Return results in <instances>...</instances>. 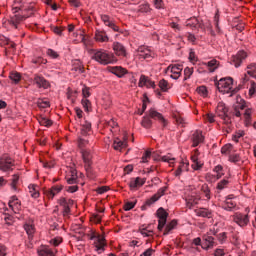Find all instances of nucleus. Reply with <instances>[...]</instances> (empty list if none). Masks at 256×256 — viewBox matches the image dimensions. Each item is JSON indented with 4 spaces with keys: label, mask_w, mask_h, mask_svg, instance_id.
I'll return each instance as SVG.
<instances>
[{
    "label": "nucleus",
    "mask_w": 256,
    "mask_h": 256,
    "mask_svg": "<svg viewBox=\"0 0 256 256\" xmlns=\"http://www.w3.org/2000/svg\"><path fill=\"white\" fill-rule=\"evenodd\" d=\"M92 59L100 65H111V63H115L116 61L115 55L105 49L95 50Z\"/></svg>",
    "instance_id": "1"
},
{
    "label": "nucleus",
    "mask_w": 256,
    "mask_h": 256,
    "mask_svg": "<svg viewBox=\"0 0 256 256\" xmlns=\"http://www.w3.org/2000/svg\"><path fill=\"white\" fill-rule=\"evenodd\" d=\"M216 86L220 93H235V88H233V78L231 77L221 78L216 83Z\"/></svg>",
    "instance_id": "2"
},
{
    "label": "nucleus",
    "mask_w": 256,
    "mask_h": 256,
    "mask_svg": "<svg viewBox=\"0 0 256 256\" xmlns=\"http://www.w3.org/2000/svg\"><path fill=\"white\" fill-rule=\"evenodd\" d=\"M13 167H15V160L8 154L2 155L0 158V171L7 173V171H13Z\"/></svg>",
    "instance_id": "3"
},
{
    "label": "nucleus",
    "mask_w": 256,
    "mask_h": 256,
    "mask_svg": "<svg viewBox=\"0 0 256 256\" xmlns=\"http://www.w3.org/2000/svg\"><path fill=\"white\" fill-rule=\"evenodd\" d=\"M227 113H229V109L225 106V103L219 102L216 107V115L223 120L225 125H229V123H231V118Z\"/></svg>",
    "instance_id": "4"
},
{
    "label": "nucleus",
    "mask_w": 256,
    "mask_h": 256,
    "mask_svg": "<svg viewBox=\"0 0 256 256\" xmlns=\"http://www.w3.org/2000/svg\"><path fill=\"white\" fill-rule=\"evenodd\" d=\"M136 52L138 59L151 61V59L155 57V52H153V50H151V47L149 46H139Z\"/></svg>",
    "instance_id": "5"
},
{
    "label": "nucleus",
    "mask_w": 256,
    "mask_h": 256,
    "mask_svg": "<svg viewBox=\"0 0 256 256\" xmlns=\"http://www.w3.org/2000/svg\"><path fill=\"white\" fill-rule=\"evenodd\" d=\"M57 203L60 205V207H62L63 217H69V215H71V207L75 202L72 199L60 197Z\"/></svg>",
    "instance_id": "6"
},
{
    "label": "nucleus",
    "mask_w": 256,
    "mask_h": 256,
    "mask_svg": "<svg viewBox=\"0 0 256 256\" xmlns=\"http://www.w3.org/2000/svg\"><path fill=\"white\" fill-rule=\"evenodd\" d=\"M182 72H183V65H180V64H171L165 70V73L167 75H170L171 79H175V80L181 77Z\"/></svg>",
    "instance_id": "7"
},
{
    "label": "nucleus",
    "mask_w": 256,
    "mask_h": 256,
    "mask_svg": "<svg viewBox=\"0 0 256 256\" xmlns=\"http://www.w3.org/2000/svg\"><path fill=\"white\" fill-rule=\"evenodd\" d=\"M112 49L116 57H120L121 59H127L129 57L127 48L121 42H113Z\"/></svg>",
    "instance_id": "8"
},
{
    "label": "nucleus",
    "mask_w": 256,
    "mask_h": 256,
    "mask_svg": "<svg viewBox=\"0 0 256 256\" xmlns=\"http://www.w3.org/2000/svg\"><path fill=\"white\" fill-rule=\"evenodd\" d=\"M232 219L236 225H239V227H247L249 225V215L243 214L241 212H236Z\"/></svg>",
    "instance_id": "9"
},
{
    "label": "nucleus",
    "mask_w": 256,
    "mask_h": 256,
    "mask_svg": "<svg viewBox=\"0 0 256 256\" xmlns=\"http://www.w3.org/2000/svg\"><path fill=\"white\" fill-rule=\"evenodd\" d=\"M64 187L65 186H63L62 184L53 185L50 189L44 192V195L47 197V199H50L52 201V199H55L56 195H59V193L63 191Z\"/></svg>",
    "instance_id": "10"
},
{
    "label": "nucleus",
    "mask_w": 256,
    "mask_h": 256,
    "mask_svg": "<svg viewBox=\"0 0 256 256\" xmlns=\"http://www.w3.org/2000/svg\"><path fill=\"white\" fill-rule=\"evenodd\" d=\"M157 217H158V231H163V227L167 224V217H169V214L165 209L159 208L157 211Z\"/></svg>",
    "instance_id": "11"
},
{
    "label": "nucleus",
    "mask_w": 256,
    "mask_h": 256,
    "mask_svg": "<svg viewBox=\"0 0 256 256\" xmlns=\"http://www.w3.org/2000/svg\"><path fill=\"white\" fill-rule=\"evenodd\" d=\"M100 19L104 23V25H106V27L113 29L115 33H121V29H119V26H117L115 22L111 20V17L109 15L101 14Z\"/></svg>",
    "instance_id": "12"
},
{
    "label": "nucleus",
    "mask_w": 256,
    "mask_h": 256,
    "mask_svg": "<svg viewBox=\"0 0 256 256\" xmlns=\"http://www.w3.org/2000/svg\"><path fill=\"white\" fill-rule=\"evenodd\" d=\"M149 117L151 119H154L155 121H158V123H160L162 127H167V119H165V117H163V114L157 112V110H155L154 108H151L149 110Z\"/></svg>",
    "instance_id": "13"
},
{
    "label": "nucleus",
    "mask_w": 256,
    "mask_h": 256,
    "mask_svg": "<svg viewBox=\"0 0 256 256\" xmlns=\"http://www.w3.org/2000/svg\"><path fill=\"white\" fill-rule=\"evenodd\" d=\"M38 256H56L57 249L42 245L37 249Z\"/></svg>",
    "instance_id": "14"
},
{
    "label": "nucleus",
    "mask_w": 256,
    "mask_h": 256,
    "mask_svg": "<svg viewBox=\"0 0 256 256\" xmlns=\"http://www.w3.org/2000/svg\"><path fill=\"white\" fill-rule=\"evenodd\" d=\"M167 189H169L167 186L161 187L156 194H154L150 199L146 200V205H153V203H157V201H159V199L162 198L165 193H167Z\"/></svg>",
    "instance_id": "15"
},
{
    "label": "nucleus",
    "mask_w": 256,
    "mask_h": 256,
    "mask_svg": "<svg viewBox=\"0 0 256 256\" xmlns=\"http://www.w3.org/2000/svg\"><path fill=\"white\" fill-rule=\"evenodd\" d=\"M247 59V52L239 51L236 55L232 56L231 63L234 67H241V63Z\"/></svg>",
    "instance_id": "16"
},
{
    "label": "nucleus",
    "mask_w": 256,
    "mask_h": 256,
    "mask_svg": "<svg viewBox=\"0 0 256 256\" xmlns=\"http://www.w3.org/2000/svg\"><path fill=\"white\" fill-rule=\"evenodd\" d=\"M192 147H199L203 141H205V136H203V131L196 130L191 137Z\"/></svg>",
    "instance_id": "17"
},
{
    "label": "nucleus",
    "mask_w": 256,
    "mask_h": 256,
    "mask_svg": "<svg viewBox=\"0 0 256 256\" xmlns=\"http://www.w3.org/2000/svg\"><path fill=\"white\" fill-rule=\"evenodd\" d=\"M199 150L195 149L193 151V154L191 156V161H192V169H194V171H199V169H201L203 167V162L199 161Z\"/></svg>",
    "instance_id": "18"
},
{
    "label": "nucleus",
    "mask_w": 256,
    "mask_h": 256,
    "mask_svg": "<svg viewBox=\"0 0 256 256\" xmlns=\"http://www.w3.org/2000/svg\"><path fill=\"white\" fill-rule=\"evenodd\" d=\"M189 171V160L187 159H182L178 166L176 171L174 172L175 177H181L182 173H185Z\"/></svg>",
    "instance_id": "19"
},
{
    "label": "nucleus",
    "mask_w": 256,
    "mask_h": 256,
    "mask_svg": "<svg viewBox=\"0 0 256 256\" xmlns=\"http://www.w3.org/2000/svg\"><path fill=\"white\" fill-rule=\"evenodd\" d=\"M186 27H190V29H205V25L203 21H200L197 17H191L186 21Z\"/></svg>",
    "instance_id": "20"
},
{
    "label": "nucleus",
    "mask_w": 256,
    "mask_h": 256,
    "mask_svg": "<svg viewBox=\"0 0 256 256\" xmlns=\"http://www.w3.org/2000/svg\"><path fill=\"white\" fill-rule=\"evenodd\" d=\"M185 201L188 209H193L195 205H199V201H201V196H197L193 193L187 194Z\"/></svg>",
    "instance_id": "21"
},
{
    "label": "nucleus",
    "mask_w": 256,
    "mask_h": 256,
    "mask_svg": "<svg viewBox=\"0 0 256 256\" xmlns=\"http://www.w3.org/2000/svg\"><path fill=\"white\" fill-rule=\"evenodd\" d=\"M201 247L205 251L213 249V247H215V238L213 236L208 235L203 236Z\"/></svg>",
    "instance_id": "22"
},
{
    "label": "nucleus",
    "mask_w": 256,
    "mask_h": 256,
    "mask_svg": "<svg viewBox=\"0 0 256 256\" xmlns=\"http://www.w3.org/2000/svg\"><path fill=\"white\" fill-rule=\"evenodd\" d=\"M233 195H229L225 201L222 203V209H225V211H233L237 207V202H235Z\"/></svg>",
    "instance_id": "23"
},
{
    "label": "nucleus",
    "mask_w": 256,
    "mask_h": 256,
    "mask_svg": "<svg viewBox=\"0 0 256 256\" xmlns=\"http://www.w3.org/2000/svg\"><path fill=\"white\" fill-rule=\"evenodd\" d=\"M144 183H146L145 178H141V177L132 178L129 182V188L131 191H135V189H139V187H143Z\"/></svg>",
    "instance_id": "24"
},
{
    "label": "nucleus",
    "mask_w": 256,
    "mask_h": 256,
    "mask_svg": "<svg viewBox=\"0 0 256 256\" xmlns=\"http://www.w3.org/2000/svg\"><path fill=\"white\" fill-rule=\"evenodd\" d=\"M8 205L13 213H19V211H21V202L17 196H12Z\"/></svg>",
    "instance_id": "25"
},
{
    "label": "nucleus",
    "mask_w": 256,
    "mask_h": 256,
    "mask_svg": "<svg viewBox=\"0 0 256 256\" xmlns=\"http://www.w3.org/2000/svg\"><path fill=\"white\" fill-rule=\"evenodd\" d=\"M205 63H206V69H207L208 73H215V71H217V69H219V67L221 66V62H219L215 58H213Z\"/></svg>",
    "instance_id": "26"
},
{
    "label": "nucleus",
    "mask_w": 256,
    "mask_h": 256,
    "mask_svg": "<svg viewBox=\"0 0 256 256\" xmlns=\"http://www.w3.org/2000/svg\"><path fill=\"white\" fill-rule=\"evenodd\" d=\"M34 83L39 89H49V81H47V79H45L43 76L35 75Z\"/></svg>",
    "instance_id": "27"
},
{
    "label": "nucleus",
    "mask_w": 256,
    "mask_h": 256,
    "mask_svg": "<svg viewBox=\"0 0 256 256\" xmlns=\"http://www.w3.org/2000/svg\"><path fill=\"white\" fill-rule=\"evenodd\" d=\"M197 217H204L206 219L213 218V210L209 208H198L195 210Z\"/></svg>",
    "instance_id": "28"
},
{
    "label": "nucleus",
    "mask_w": 256,
    "mask_h": 256,
    "mask_svg": "<svg viewBox=\"0 0 256 256\" xmlns=\"http://www.w3.org/2000/svg\"><path fill=\"white\" fill-rule=\"evenodd\" d=\"M19 179H21V174L16 173L12 175V178L10 179V188L14 193H17L19 191Z\"/></svg>",
    "instance_id": "29"
},
{
    "label": "nucleus",
    "mask_w": 256,
    "mask_h": 256,
    "mask_svg": "<svg viewBox=\"0 0 256 256\" xmlns=\"http://www.w3.org/2000/svg\"><path fill=\"white\" fill-rule=\"evenodd\" d=\"M94 245L96 247V251H105V245H107V242L105 240L104 235H97L96 241L94 242Z\"/></svg>",
    "instance_id": "30"
},
{
    "label": "nucleus",
    "mask_w": 256,
    "mask_h": 256,
    "mask_svg": "<svg viewBox=\"0 0 256 256\" xmlns=\"http://www.w3.org/2000/svg\"><path fill=\"white\" fill-rule=\"evenodd\" d=\"M24 230L26 231L29 239H33V235H35V223L33 220H28L25 222Z\"/></svg>",
    "instance_id": "31"
},
{
    "label": "nucleus",
    "mask_w": 256,
    "mask_h": 256,
    "mask_svg": "<svg viewBox=\"0 0 256 256\" xmlns=\"http://www.w3.org/2000/svg\"><path fill=\"white\" fill-rule=\"evenodd\" d=\"M82 159L84 165H93V154L89 150H82Z\"/></svg>",
    "instance_id": "32"
},
{
    "label": "nucleus",
    "mask_w": 256,
    "mask_h": 256,
    "mask_svg": "<svg viewBox=\"0 0 256 256\" xmlns=\"http://www.w3.org/2000/svg\"><path fill=\"white\" fill-rule=\"evenodd\" d=\"M95 41H97L98 43H108L109 36H107V33L105 31L97 30L95 32Z\"/></svg>",
    "instance_id": "33"
},
{
    "label": "nucleus",
    "mask_w": 256,
    "mask_h": 256,
    "mask_svg": "<svg viewBox=\"0 0 256 256\" xmlns=\"http://www.w3.org/2000/svg\"><path fill=\"white\" fill-rule=\"evenodd\" d=\"M25 19H26L25 16H22L21 14H14L10 18V25L15 29H17L19 23H21L22 21H25Z\"/></svg>",
    "instance_id": "34"
},
{
    "label": "nucleus",
    "mask_w": 256,
    "mask_h": 256,
    "mask_svg": "<svg viewBox=\"0 0 256 256\" xmlns=\"http://www.w3.org/2000/svg\"><path fill=\"white\" fill-rule=\"evenodd\" d=\"M243 109H245V100L240 99V102L237 101L234 104V115L236 117H241V111H243Z\"/></svg>",
    "instance_id": "35"
},
{
    "label": "nucleus",
    "mask_w": 256,
    "mask_h": 256,
    "mask_svg": "<svg viewBox=\"0 0 256 256\" xmlns=\"http://www.w3.org/2000/svg\"><path fill=\"white\" fill-rule=\"evenodd\" d=\"M125 147H127V139L124 141L119 138L114 139L113 149H115V151H121V149H125Z\"/></svg>",
    "instance_id": "36"
},
{
    "label": "nucleus",
    "mask_w": 256,
    "mask_h": 256,
    "mask_svg": "<svg viewBox=\"0 0 256 256\" xmlns=\"http://www.w3.org/2000/svg\"><path fill=\"white\" fill-rule=\"evenodd\" d=\"M29 194L33 199H39L40 193H39V186L35 184H30L28 186Z\"/></svg>",
    "instance_id": "37"
},
{
    "label": "nucleus",
    "mask_w": 256,
    "mask_h": 256,
    "mask_svg": "<svg viewBox=\"0 0 256 256\" xmlns=\"http://www.w3.org/2000/svg\"><path fill=\"white\" fill-rule=\"evenodd\" d=\"M112 73L114 75H116V77H125V75H127V69L121 67V66H115L112 68Z\"/></svg>",
    "instance_id": "38"
},
{
    "label": "nucleus",
    "mask_w": 256,
    "mask_h": 256,
    "mask_svg": "<svg viewBox=\"0 0 256 256\" xmlns=\"http://www.w3.org/2000/svg\"><path fill=\"white\" fill-rule=\"evenodd\" d=\"M72 69L76 71V73H85V66L81 60H74Z\"/></svg>",
    "instance_id": "39"
},
{
    "label": "nucleus",
    "mask_w": 256,
    "mask_h": 256,
    "mask_svg": "<svg viewBox=\"0 0 256 256\" xmlns=\"http://www.w3.org/2000/svg\"><path fill=\"white\" fill-rule=\"evenodd\" d=\"M246 73L253 79H256V63H250L246 67Z\"/></svg>",
    "instance_id": "40"
},
{
    "label": "nucleus",
    "mask_w": 256,
    "mask_h": 256,
    "mask_svg": "<svg viewBox=\"0 0 256 256\" xmlns=\"http://www.w3.org/2000/svg\"><path fill=\"white\" fill-rule=\"evenodd\" d=\"M37 120L42 127H51V125H53V121L45 116H38Z\"/></svg>",
    "instance_id": "41"
},
{
    "label": "nucleus",
    "mask_w": 256,
    "mask_h": 256,
    "mask_svg": "<svg viewBox=\"0 0 256 256\" xmlns=\"http://www.w3.org/2000/svg\"><path fill=\"white\" fill-rule=\"evenodd\" d=\"M91 132V122L85 120L84 123L81 124V134L88 135Z\"/></svg>",
    "instance_id": "42"
},
{
    "label": "nucleus",
    "mask_w": 256,
    "mask_h": 256,
    "mask_svg": "<svg viewBox=\"0 0 256 256\" xmlns=\"http://www.w3.org/2000/svg\"><path fill=\"white\" fill-rule=\"evenodd\" d=\"M248 95L250 98L256 97V82L253 80L249 82Z\"/></svg>",
    "instance_id": "43"
},
{
    "label": "nucleus",
    "mask_w": 256,
    "mask_h": 256,
    "mask_svg": "<svg viewBox=\"0 0 256 256\" xmlns=\"http://www.w3.org/2000/svg\"><path fill=\"white\" fill-rule=\"evenodd\" d=\"M158 86L160 87L161 91H163V93H167V91L171 89V85L169 84V81L165 79H161L159 81Z\"/></svg>",
    "instance_id": "44"
},
{
    "label": "nucleus",
    "mask_w": 256,
    "mask_h": 256,
    "mask_svg": "<svg viewBox=\"0 0 256 256\" xmlns=\"http://www.w3.org/2000/svg\"><path fill=\"white\" fill-rule=\"evenodd\" d=\"M137 13H151V5L149 3H143L138 6Z\"/></svg>",
    "instance_id": "45"
},
{
    "label": "nucleus",
    "mask_w": 256,
    "mask_h": 256,
    "mask_svg": "<svg viewBox=\"0 0 256 256\" xmlns=\"http://www.w3.org/2000/svg\"><path fill=\"white\" fill-rule=\"evenodd\" d=\"M228 160L235 165H241V163H243V159H241L239 154H230Z\"/></svg>",
    "instance_id": "46"
},
{
    "label": "nucleus",
    "mask_w": 256,
    "mask_h": 256,
    "mask_svg": "<svg viewBox=\"0 0 256 256\" xmlns=\"http://www.w3.org/2000/svg\"><path fill=\"white\" fill-rule=\"evenodd\" d=\"M84 167L88 179H95V177H97V174H95V171L93 170V165H84Z\"/></svg>",
    "instance_id": "47"
},
{
    "label": "nucleus",
    "mask_w": 256,
    "mask_h": 256,
    "mask_svg": "<svg viewBox=\"0 0 256 256\" xmlns=\"http://www.w3.org/2000/svg\"><path fill=\"white\" fill-rule=\"evenodd\" d=\"M10 81L17 85L21 81V73L19 72H11L9 75Z\"/></svg>",
    "instance_id": "48"
},
{
    "label": "nucleus",
    "mask_w": 256,
    "mask_h": 256,
    "mask_svg": "<svg viewBox=\"0 0 256 256\" xmlns=\"http://www.w3.org/2000/svg\"><path fill=\"white\" fill-rule=\"evenodd\" d=\"M201 193H203L204 197H206V201L211 199V190L209 189V185L203 184L201 186Z\"/></svg>",
    "instance_id": "49"
},
{
    "label": "nucleus",
    "mask_w": 256,
    "mask_h": 256,
    "mask_svg": "<svg viewBox=\"0 0 256 256\" xmlns=\"http://www.w3.org/2000/svg\"><path fill=\"white\" fill-rule=\"evenodd\" d=\"M138 233H140L144 237H153V230H147V227L140 226L138 229Z\"/></svg>",
    "instance_id": "50"
},
{
    "label": "nucleus",
    "mask_w": 256,
    "mask_h": 256,
    "mask_svg": "<svg viewBox=\"0 0 256 256\" xmlns=\"http://www.w3.org/2000/svg\"><path fill=\"white\" fill-rule=\"evenodd\" d=\"M0 45L1 47H7L8 45H11V48L13 50H15V47H17V45L15 44V42L9 40L8 38H2L0 39Z\"/></svg>",
    "instance_id": "51"
},
{
    "label": "nucleus",
    "mask_w": 256,
    "mask_h": 256,
    "mask_svg": "<svg viewBox=\"0 0 256 256\" xmlns=\"http://www.w3.org/2000/svg\"><path fill=\"white\" fill-rule=\"evenodd\" d=\"M67 183L68 185H75L77 183V170L71 171V176L67 177Z\"/></svg>",
    "instance_id": "52"
},
{
    "label": "nucleus",
    "mask_w": 256,
    "mask_h": 256,
    "mask_svg": "<svg viewBox=\"0 0 256 256\" xmlns=\"http://www.w3.org/2000/svg\"><path fill=\"white\" fill-rule=\"evenodd\" d=\"M141 125L142 127H144V129H151V127L153 126V121H151L149 117L144 116L141 121Z\"/></svg>",
    "instance_id": "53"
},
{
    "label": "nucleus",
    "mask_w": 256,
    "mask_h": 256,
    "mask_svg": "<svg viewBox=\"0 0 256 256\" xmlns=\"http://www.w3.org/2000/svg\"><path fill=\"white\" fill-rule=\"evenodd\" d=\"M177 227V222L175 220H172L169 224L166 225L164 230V235H169L173 229Z\"/></svg>",
    "instance_id": "54"
},
{
    "label": "nucleus",
    "mask_w": 256,
    "mask_h": 256,
    "mask_svg": "<svg viewBox=\"0 0 256 256\" xmlns=\"http://www.w3.org/2000/svg\"><path fill=\"white\" fill-rule=\"evenodd\" d=\"M50 245H53V247H59L63 243V237L61 236H56L52 238L49 241Z\"/></svg>",
    "instance_id": "55"
},
{
    "label": "nucleus",
    "mask_w": 256,
    "mask_h": 256,
    "mask_svg": "<svg viewBox=\"0 0 256 256\" xmlns=\"http://www.w3.org/2000/svg\"><path fill=\"white\" fill-rule=\"evenodd\" d=\"M81 104H82L84 111H86V113H89V111H91V101L89 99L83 98L81 100Z\"/></svg>",
    "instance_id": "56"
},
{
    "label": "nucleus",
    "mask_w": 256,
    "mask_h": 256,
    "mask_svg": "<svg viewBox=\"0 0 256 256\" xmlns=\"http://www.w3.org/2000/svg\"><path fill=\"white\" fill-rule=\"evenodd\" d=\"M214 173H216L217 179H221V177H223V175H225V172L223 171V166L222 165L215 166Z\"/></svg>",
    "instance_id": "57"
},
{
    "label": "nucleus",
    "mask_w": 256,
    "mask_h": 256,
    "mask_svg": "<svg viewBox=\"0 0 256 256\" xmlns=\"http://www.w3.org/2000/svg\"><path fill=\"white\" fill-rule=\"evenodd\" d=\"M196 93L200 95L201 97H207L209 95V91L207 90L206 86H200L196 89Z\"/></svg>",
    "instance_id": "58"
},
{
    "label": "nucleus",
    "mask_w": 256,
    "mask_h": 256,
    "mask_svg": "<svg viewBox=\"0 0 256 256\" xmlns=\"http://www.w3.org/2000/svg\"><path fill=\"white\" fill-rule=\"evenodd\" d=\"M233 151V145L226 144L221 148L222 155H229Z\"/></svg>",
    "instance_id": "59"
},
{
    "label": "nucleus",
    "mask_w": 256,
    "mask_h": 256,
    "mask_svg": "<svg viewBox=\"0 0 256 256\" xmlns=\"http://www.w3.org/2000/svg\"><path fill=\"white\" fill-rule=\"evenodd\" d=\"M228 185H229V180L223 179L220 182H218L217 189L219 191H223V189H227Z\"/></svg>",
    "instance_id": "60"
},
{
    "label": "nucleus",
    "mask_w": 256,
    "mask_h": 256,
    "mask_svg": "<svg viewBox=\"0 0 256 256\" xmlns=\"http://www.w3.org/2000/svg\"><path fill=\"white\" fill-rule=\"evenodd\" d=\"M34 65H47V59L43 57H37L32 59Z\"/></svg>",
    "instance_id": "61"
},
{
    "label": "nucleus",
    "mask_w": 256,
    "mask_h": 256,
    "mask_svg": "<svg viewBox=\"0 0 256 256\" xmlns=\"http://www.w3.org/2000/svg\"><path fill=\"white\" fill-rule=\"evenodd\" d=\"M188 59L192 65H195V63H197V61H199L197 54H195V51H193V50H190Z\"/></svg>",
    "instance_id": "62"
},
{
    "label": "nucleus",
    "mask_w": 256,
    "mask_h": 256,
    "mask_svg": "<svg viewBox=\"0 0 256 256\" xmlns=\"http://www.w3.org/2000/svg\"><path fill=\"white\" fill-rule=\"evenodd\" d=\"M193 67H186L184 69V80L191 79V75H193Z\"/></svg>",
    "instance_id": "63"
},
{
    "label": "nucleus",
    "mask_w": 256,
    "mask_h": 256,
    "mask_svg": "<svg viewBox=\"0 0 256 256\" xmlns=\"http://www.w3.org/2000/svg\"><path fill=\"white\" fill-rule=\"evenodd\" d=\"M197 71L198 73H208L207 64L205 62H200Z\"/></svg>",
    "instance_id": "64"
}]
</instances>
